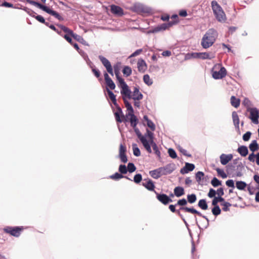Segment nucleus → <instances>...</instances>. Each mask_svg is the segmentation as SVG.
<instances>
[{
	"mask_svg": "<svg viewBox=\"0 0 259 259\" xmlns=\"http://www.w3.org/2000/svg\"><path fill=\"white\" fill-rule=\"evenodd\" d=\"M2 6L8 7V8H14L13 5L12 4L8 3L7 2H5L2 5Z\"/></svg>",
	"mask_w": 259,
	"mask_h": 259,
	"instance_id": "nucleus-63",
	"label": "nucleus"
},
{
	"mask_svg": "<svg viewBox=\"0 0 259 259\" xmlns=\"http://www.w3.org/2000/svg\"><path fill=\"white\" fill-rule=\"evenodd\" d=\"M215 194L216 191L212 188L210 189L208 193V196L210 198H214Z\"/></svg>",
	"mask_w": 259,
	"mask_h": 259,
	"instance_id": "nucleus-59",
	"label": "nucleus"
},
{
	"mask_svg": "<svg viewBox=\"0 0 259 259\" xmlns=\"http://www.w3.org/2000/svg\"><path fill=\"white\" fill-rule=\"evenodd\" d=\"M174 25H175V23H172L171 22H169L168 23L162 24L155 28L153 32H157L161 30H165Z\"/></svg>",
	"mask_w": 259,
	"mask_h": 259,
	"instance_id": "nucleus-22",
	"label": "nucleus"
},
{
	"mask_svg": "<svg viewBox=\"0 0 259 259\" xmlns=\"http://www.w3.org/2000/svg\"><path fill=\"white\" fill-rule=\"evenodd\" d=\"M143 95L139 91L138 88L135 87L132 95V98L134 100H140L143 98Z\"/></svg>",
	"mask_w": 259,
	"mask_h": 259,
	"instance_id": "nucleus-19",
	"label": "nucleus"
},
{
	"mask_svg": "<svg viewBox=\"0 0 259 259\" xmlns=\"http://www.w3.org/2000/svg\"><path fill=\"white\" fill-rule=\"evenodd\" d=\"M109 178L111 179L114 180H118L120 179L123 178H126V179H127L128 180H131V179H129L128 178H127V177H124L122 175H121V174H119L118 172H116L114 175H112L110 176L109 177Z\"/></svg>",
	"mask_w": 259,
	"mask_h": 259,
	"instance_id": "nucleus-30",
	"label": "nucleus"
},
{
	"mask_svg": "<svg viewBox=\"0 0 259 259\" xmlns=\"http://www.w3.org/2000/svg\"><path fill=\"white\" fill-rule=\"evenodd\" d=\"M132 69L130 67L128 66H124L123 70L122 72L124 75L126 77L129 76L132 74Z\"/></svg>",
	"mask_w": 259,
	"mask_h": 259,
	"instance_id": "nucleus-36",
	"label": "nucleus"
},
{
	"mask_svg": "<svg viewBox=\"0 0 259 259\" xmlns=\"http://www.w3.org/2000/svg\"><path fill=\"white\" fill-rule=\"evenodd\" d=\"M171 19L173 20V21H171L172 23H175V24L178 23V16L177 15H174L171 17Z\"/></svg>",
	"mask_w": 259,
	"mask_h": 259,
	"instance_id": "nucleus-64",
	"label": "nucleus"
},
{
	"mask_svg": "<svg viewBox=\"0 0 259 259\" xmlns=\"http://www.w3.org/2000/svg\"><path fill=\"white\" fill-rule=\"evenodd\" d=\"M251 133L250 132H247L243 136V140L244 141H247L249 140Z\"/></svg>",
	"mask_w": 259,
	"mask_h": 259,
	"instance_id": "nucleus-57",
	"label": "nucleus"
},
{
	"mask_svg": "<svg viewBox=\"0 0 259 259\" xmlns=\"http://www.w3.org/2000/svg\"><path fill=\"white\" fill-rule=\"evenodd\" d=\"M123 100L125 107L128 111V113L126 115V117H124V118L127 119L126 122L129 121L131 124H133L135 126L137 117L134 114L133 108L131 104L127 100V99L123 98ZM125 122H126V121Z\"/></svg>",
	"mask_w": 259,
	"mask_h": 259,
	"instance_id": "nucleus-6",
	"label": "nucleus"
},
{
	"mask_svg": "<svg viewBox=\"0 0 259 259\" xmlns=\"http://www.w3.org/2000/svg\"><path fill=\"white\" fill-rule=\"evenodd\" d=\"M218 66L219 67H220L219 71H217L212 70V76L215 79H222L227 75V70L226 68L224 67L221 66L220 65H219Z\"/></svg>",
	"mask_w": 259,
	"mask_h": 259,
	"instance_id": "nucleus-9",
	"label": "nucleus"
},
{
	"mask_svg": "<svg viewBox=\"0 0 259 259\" xmlns=\"http://www.w3.org/2000/svg\"><path fill=\"white\" fill-rule=\"evenodd\" d=\"M121 69V63L117 62L113 66V69L115 72V74L116 76H118L119 75L120 70Z\"/></svg>",
	"mask_w": 259,
	"mask_h": 259,
	"instance_id": "nucleus-34",
	"label": "nucleus"
},
{
	"mask_svg": "<svg viewBox=\"0 0 259 259\" xmlns=\"http://www.w3.org/2000/svg\"><path fill=\"white\" fill-rule=\"evenodd\" d=\"M246 186V184L243 181H237L236 183V186L239 190H244Z\"/></svg>",
	"mask_w": 259,
	"mask_h": 259,
	"instance_id": "nucleus-35",
	"label": "nucleus"
},
{
	"mask_svg": "<svg viewBox=\"0 0 259 259\" xmlns=\"http://www.w3.org/2000/svg\"><path fill=\"white\" fill-rule=\"evenodd\" d=\"M137 68L139 72H145L147 69L146 62L142 59H139L137 62Z\"/></svg>",
	"mask_w": 259,
	"mask_h": 259,
	"instance_id": "nucleus-15",
	"label": "nucleus"
},
{
	"mask_svg": "<svg viewBox=\"0 0 259 259\" xmlns=\"http://www.w3.org/2000/svg\"><path fill=\"white\" fill-rule=\"evenodd\" d=\"M121 94L122 96V99L123 98H125L126 99H131L132 98L131 91L130 90L128 85L127 84L121 87Z\"/></svg>",
	"mask_w": 259,
	"mask_h": 259,
	"instance_id": "nucleus-14",
	"label": "nucleus"
},
{
	"mask_svg": "<svg viewBox=\"0 0 259 259\" xmlns=\"http://www.w3.org/2000/svg\"><path fill=\"white\" fill-rule=\"evenodd\" d=\"M212 167L214 169H215L217 171L218 175L219 176H221L223 179L227 178V175L224 171L223 170H222L218 167H215L214 165H212Z\"/></svg>",
	"mask_w": 259,
	"mask_h": 259,
	"instance_id": "nucleus-31",
	"label": "nucleus"
},
{
	"mask_svg": "<svg viewBox=\"0 0 259 259\" xmlns=\"http://www.w3.org/2000/svg\"><path fill=\"white\" fill-rule=\"evenodd\" d=\"M196 196L194 194H192L191 195H187V200L188 202H189L190 203H194L196 201Z\"/></svg>",
	"mask_w": 259,
	"mask_h": 259,
	"instance_id": "nucleus-42",
	"label": "nucleus"
},
{
	"mask_svg": "<svg viewBox=\"0 0 259 259\" xmlns=\"http://www.w3.org/2000/svg\"><path fill=\"white\" fill-rule=\"evenodd\" d=\"M231 104L232 106L235 108H238L240 106V100L239 99L236 98L233 96L231 97Z\"/></svg>",
	"mask_w": 259,
	"mask_h": 259,
	"instance_id": "nucleus-25",
	"label": "nucleus"
},
{
	"mask_svg": "<svg viewBox=\"0 0 259 259\" xmlns=\"http://www.w3.org/2000/svg\"><path fill=\"white\" fill-rule=\"evenodd\" d=\"M58 26L65 32H66L68 35H71L73 34V31L68 27L63 25H58Z\"/></svg>",
	"mask_w": 259,
	"mask_h": 259,
	"instance_id": "nucleus-33",
	"label": "nucleus"
},
{
	"mask_svg": "<svg viewBox=\"0 0 259 259\" xmlns=\"http://www.w3.org/2000/svg\"><path fill=\"white\" fill-rule=\"evenodd\" d=\"M151 147H152L155 154L157 155L159 157H160V152L159 151L156 143H152Z\"/></svg>",
	"mask_w": 259,
	"mask_h": 259,
	"instance_id": "nucleus-44",
	"label": "nucleus"
},
{
	"mask_svg": "<svg viewBox=\"0 0 259 259\" xmlns=\"http://www.w3.org/2000/svg\"><path fill=\"white\" fill-rule=\"evenodd\" d=\"M176 205H172V204H170L169 205V209L170 210V211L172 212H177L178 213V214L182 217V215L180 213V211L179 210H177L176 209V208H175V206Z\"/></svg>",
	"mask_w": 259,
	"mask_h": 259,
	"instance_id": "nucleus-53",
	"label": "nucleus"
},
{
	"mask_svg": "<svg viewBox=\"0 0 259 259\" xmlns=\"http://www.w3.org/2000/svg\"><path fill=\"white\" fill-rule=\"evenodd\" d=\"M27 3H29L31 5H32L39 9L42 10V11L47 12V13L54 16L56 18L58 19L59 20H62L63 19L62 17L59 15L58 13L57 12L51 10L48 7H47L45 5H43L38 2H35L32 0H25Z\"/></svg>",
	"mask_w": 259,
	"mask_h": 259,
	"instance_id": "nucleus-4",
	"label": "nucleus"
},
{
	"mask_svg": "<svg viewBox=\"0 0 259 259\" xmlns=\"http://www.w3.org/2000/svg\"><path fill=\"white\" fill-rule=\"evenodd\" d=\"M111 12L113 14L118 16H121L123 15L122 9L119 6L114 5L111 6Z\"/></svg>",
	"mask_w": 259,
	"mask_h": 259,
	"instance_id": "nucleus-17",
	"label": "nucleus"
},
{
	"mask_svg": "<svg viewBox=\"0 0 259 259\" xmlns=\"http://www.w3.org/2000/svg\"><path fill=\"white\" fill-rule=\"evenodd\" d=\"M119 158L121 161L123 163H126L127 161V158L125 154H119Z\"/></svg>",
	"mask_w": 259,
	"mask_h": 259,
	"instance_id": "nucleus-58",
	"label": "nucleus"
},
{
	"mask_svg": "<svg viewBox=\"0 0 259 259\" xmlns=\"http://www.w3.org/2000/svg\"><path fill=\"white\" fill-rule=\"evenodd\" d=\"M127 171L130 172H133L136 169V167L133 163H128L127 166Z\"/></svg>",
	"mask_w": 259,
	"mask_h": 259,
	"instance_id": "nucleus-51",
	"label": "nucleus"
},
{
	"mask_svg": "<svg viewBox=\"0 0 259 259\" xmlns=\"http://www.w3.org/2000/svg\"><path fill=\"white\" fill-rule=\"evenodd\" d=\"M211 185L214 187H218L220 185H221V182L219 181L217 178H213L211 181Z\"/></svg>",
	"mask_w": 259,
	"mask_h": 259,
	"instance_id": "nucleus-46",
	"label": "nucleus"
},
{
	"mask_svg": "<svg viewBox=\"0 0 259 259\" xmlns=\"http://www.w3.org/2000/svg\"><path fill=\"white\" fill-rule=\"evenodd\" d=\"M174 194L177 197H180L184 194V188L181 187H177L174 189Z\"/></svg>",
	"mask_w": 259,
	"mask_h": 259,
	"instance_id": "nucleus-26",
	"label": "nucleus"
},
{
	"mask_svg": "<svg viewBox=\"0 0 259 259\" xmlns=\"http://www.w3.org/2000/svg\"><path fill=\"white\" fill-rule=\"evenodd\" d=\"M226 185L229 187L234 188V183L232 180H229L226 182Z\"/></svg>",
	"mask_w": 259,
	"mask_h": 259,
	"instance_id": "nucleus-61",
	"label": "nucleus"
},
{
	"mask_svg": "<svg viewBox=\"0 0 259 259\" xmlns=\"http://www.w3.org/2000/svg\"><path fill=\"white\" fill-rule=\"evenodd\" d=\"M247 111L250 113L249 118L254 124L258 123L259 111L256 108H251L247 109Z\"/></svg>",
	"mask_w": 259,
	"mask_h": 259,
	"instance_id": "nucleus-10",
	"label": "nucleus"
},
{
	"mask_svg": "<svg viewBox=\"0 0 259 259\" xmlns=\"http://www.w3.org/2000/svg\"><path fill=\"white\" fill-rule=\"evenodd\" d=\"M126 151V148L125 145L120 144L119 149V154H125Z\"/></svg>",
	"mask_w": 259,
	"mask_h": 259,
	"instance_id": "nucleus-56",
	"label": "nucleus"
},
{
	"mask_svg": "<svg viewBox=\"0 0 259 259\" xmlns=\"http://www.w3.org/2000/svg\"><path fill=\"white\" fill-rule=\"evenodd\" d=\"M168 153L169 156L172 158H176L177 157L176 151L172 149H169L168 150Z\"/></svg>",
	"mask_w": 259,
	"mask_h": 259,
	"instance_id": "nucleus-55",
	"label": "nucleus"
},
{
	"mask_svg": "<svg viewBox=\"0 0 259 259\" xmlns=\"http://www.w3.org/2000/svg\"><path fill=\"white\" fill-rule=\"evenodd\" d=\"M232 118L235 126L239 128V118L236 112L234 111L232 112Z\"/></svg>",
	"mask_w": 259,
	"mask_h": 259,
	"instance_id": "nucleus-24",
	"label": "nucleus"
},
{
	"mask_svg": "<svg viewBox=\"0 0 259 259\" xmlns=\"http://www.w3.org/2000/svg\"><path fill=\"white\" fill-rule=\"evenodd\" d=\"M237 152L243 157L246 156L248 153L247 147L245 146H241L238 147Z\"/></svg>",
	"mask_w": 259,
	"mask_h": 259,
	"instance_id": "nucleus-23",
	"label": "nucleus"
},
{
	"mask_svg": "<svg viewBox=\"0 0 259 259\" xmlns=\"http://www.w3.org/2000/svg\"><path fill=\"white\" fill-rule=\"evenodd\" d=\"M92 70L93 73L95 75V76L97 78H99V80H102V78H100L101 73H100V71L95 68H93L92 69Z\"/></svg>",
	"mask_w": 259,
	"mask_h": 259,
	"instance_id": "nucleus-48",
	"label": "nucleus"
},
{
	"mask_svg": "<svg viewBox=\"0 0 259 259\" xmlns=\"http://www.w3.org/2000/svg\"><path fill=\"white\" fill-rule=\"evenodd\" d=\"M214 207L212 209V212L213 215L217 216L221 213V210L218 205H213Z\"/></svg>",
	"mask_w": 259,
	"mask_h": 259,
	"instance_id": "nucleus-45",
	"label": "nucleus"
},
{
	"mask_svg": "<svg viewBox=\"0 0 259 259\" xmlns=\"http://www.w3.org/2000/svg\"><path fill=\"white\" fill-rule=\"evenodd\" d=\"M143 186L145 187L147 190L154 191L155 192V185L153 182V181L151 180H148L145 182H143L142 184Z\"/></svg>",
	"mask_w": 259,
	"mask_h": 259,
	"instance_id": "nucleus-21",
	"label": "nucleus"
},
{
	"mask_svg": "<svg viewBox=\"0 0 259 259\" xmlns=\"http://www.w3.org/2000/svg\"><path fill=\"white\" fill-rule=\"evenodd\" d=\"M224 201V199L222 197H214L212 201V205H218V203L219 202H223Z\"/></svg>",
	"mask_w": 259,
	"mask_h": 259,
	"instance_id": "nucleus-43",
	"label": "nucleus"
},
{
	"mask_svg": "<svg viewBox=\"0 0 259 259\" xmlns=\"http://www.w3.org/2000/svg\"><path fill=\"white\" fill-rule=\"evenodd\" d=\"M211 6L217 20L221 22H225L227 19L226 14L218 2L215 1H212L211 3Z\"/></svg>",
	"mask_w": 259,
	"mask_h": 259,
	"instance_id": "nucleus-3",
	"label": "nucleus"
},
{
	"mask_svg": "<svg viewBox=\"0 0 259 259\" xmlns=\"http://www.w3.org/2000/svg\"><path fill=\"white\" fill-rule=\"evenodd\" d=\"M150 176L154 179H157L162 175H166V169L164 167H160L150 171Z\"/></svg>",
	"mask_w": 259,
	"mask_h": 259,
	"instance_id": "nucleus-11",
	"label": "nucleus"
},
{
	"mask_svg": "<svg viewBox=\"0 0 259 259\" xmlns=\"http://www.w3.org/2000/svg\"><path fill=\"white\" fill-rule=\"evenodd\" d=\"M142 180V175L140 174H137L134 176V181L136 183H139Z\"/></svg>",
	"mask_w": 259,
	"mask_h": 259,
	"instance_id": "nucleus-54",
	"label": "nucleus"
},
{
	"mask_svg": "<svg viewBox=\"0 0 259 259\" xmlns=\"http://www.w3.org/2000/svg\"><path fill=\"white\" fill-rule=\"evenodd\" d=\"M220 158L221 164L223 165H226L232 159L233 155L231 154L227 155L222 154L220 155Z\"/></svg>",
	"mask_w": 259,
	"mask_h": 259,
	"instance_id": "nucleus-16",
	"label": "nucleus"
},
{
	"mask_svg": "<svg viewBox=\"0 0 259 259\" xmlns=\"http://www.w3.org/2000/svg\"><path fill=\"white\" fill-rule=\"evenodd\" d=\"M106 91L109 98L116 108V111L114 113L116 121L120 123L126 121L127 119L124 118V116L123 114L121 108L118 105L117 103L116 96L108 88H106Z\"/></svg>",
	"mask_w": 259,
	"mask_h": 259,
	"instance_id": "nucleus-1",
	"label": "nucleus"
},
{
	"mask_svg": "<svg viewBox=\"0 0 259 259\" xmlns=\"http://www.w3.org/2000/svg\"><path fill=\"white\" fill-rule=\"evenodd\" d=\"M31 12H32V13L33 14V15L30 14V15H31L33 17L35 18L39 22L42 23H45V19H44V18L42 16H41L40 15L35 16L34 14H35V13L33 11H31Z\"/></svg>",
	"mask_w": 259,
	"mask_h": 259,
	"instance_id": "nucleus-41",
	"label": "nucleus"
},
{
	"mask_svg": "<svg viewBox=\"0 0 259 259\" xmlns=\"http://www.w3.org/2000/svg\"><path fill=\"white\" fill-rule=\"evenodd\" d=\"M138 122V120L137 118H136V124H135V126L133 124H131V125L134 128V131L138 137V138L140 139L141 142L142 143L144 147L146 150V151L149 153H152V150L150 148V146L149 144V142H148L147 139H146V137L144 136H143L141 132H140L139 130L136 127L137 124Z\"/></svg>",
	"mask_w": 259,
	"mask_h": 259,
	"instance_id": "nucleus-5",
	"label": "nucleus"
},
{
	"mask_svg": "<svg viewBox=\"0 0 259 259\" xmlns=\"http://www.w3.org/2000/svg\"><path fill=\"white\" fill-rule=\"evenodd\" d=\"M195 168V166L193 164L186 163L185 166L182 168L180 172L182 174L188 173L189 171H192Z\"/></svg>",
	"mask_w": 259,
	"mask_h": 259,
	"instance_id": "nucleus-20",
	"label": "nucleus"
},
{
	"mask_svg": "<svg viewBox=\"0 0 259 259\" xmlns=\"http://www.w3.org/2000/svg\"><path fill=\"white\" fill-rule=\"evenodd\" d=\"M187 204V200L183 198L180 200H179L177 202V203L176 204V205H180L182 206V207L180 208V210L184 211L185 212H190L193 214H196L199 217H202L206 219L207 221H208V219L206 218V216L202 215L201 213L196 210L195 209L193 208H189L187 207H183V206H185Z\"/></svg>",
	"mask_w": 259,
	"mask_h": 259,
	"instance_id": "nucleus-7",
	"label": "nucleus"
},
{
	"mask_svg": "<svg viewBox=\"0 0 259 259\" xmlns=\"http://www.w3.org/2000/svg\"><path fill=\"white\" fill-rule=\"evenodd\" d=\"M204 176V174L203 172H202V171L197 172L195 175V178H196V181L198 183H200L201 180H202L203 179Z\"/></svg>",
	"mask_w": 259,
	"mask_h": 259,
	"instance_id": "nucleus-40",
	"label": "nucleus"
},
{
	"mask_svg": "<svg viewBox=\"0 0 259 259\" xmlns=\"http://www.w3.org/2000/svg\"><path fill=\"white\" fill-rule=\"evenodd\" d=\"M192 56L195 58H200L202 59H210L212 57L210 56V54L207 53H194L192 54Z\"/></svg>",
	"mask_w": 259,
	"mask_h": 259,
	"instance_id": "nucleus-18",
	"label": "nucleus"
},
{
	"mask_svg": "<svg viewBox=\"0 0 259 259\" xmlns=\"http://www.w3.org/2000/svg\"><path fill=\"white\" fill-rule=\"evenodd\" d=\"M249 148L250 150L252 151V153H254L255 151H257L259 147L256 141H252V142L250 144Z\"/></svg>",
	"mask_w": 259,
	"mask_h": 259,
	"instance_id": "nucleus-27",
	"label": "nucleus"
},
{
	"mask_svg": "<svg viewBox=\"0 0 259 259\" xmlns=\"http://www.w3.org/2000/svg\"><path fill=\"white\" fill-rule=\"evenodd\" d=\"M142 51H143L142 49L137 50L135 52H134L133 54H132L130 55V56L129 57V58H132V57H134L136 56H138V55H140L142 52Z\"/></svg>",
	"mask_w": 259,
	"mask_h": 259,
	"instance_id": "nucleus-60",
	"label": "nucleus"
},
{
	"mask_svg": "<svg viewBox=\"0 0 259 259\" xmlns=\"http://www.w3.org/2000/svg\"><path fill=\"white\" fill-rule=\"evenodd\" d=\"M147 136L148 137V140H147L148 141V142H149V144L150 145V146L151 147V145H152V143H155L154 141V134L150 131L149 130H147Z\"/></svg>",
	"mask_w": 259,
	"mask_h": 259,
	"instance_id": "nucleus-29",
	"label": "nucleus"
},
{
	"mask_svg": "<svg viewBox=\"0 0 259 259\" xmlns=\"http://www.w3.org/2000/svg\"><path fill=\"white\" fill-rule=\"evenodd\" d=\"M221 205L223 206L222 209L225 211H227L229 210V207L231 206V204L224 201L221 203Z\"/></svg>",
	"mask_w": 259,
	"mask_h": 259,
	"instance_id": "nucleus-47",
	"label": "nucleus"
},
{
	"mask_svg": "<svg viewBox=\"0 0 259 259\" xmlns=\"http://www.w3.org/2000/svg\"><path fill=\"white\" fill-rule=\"evenodd\" d=\"M144 119L145 121L147 122V126L152 131H154L155 129V126L154 123L150 120L148 119V117L147 115H145L144 116Z\"/></svg>",
	"mask_w": 259,
	"mask_h": 259,
	"instance_id": "nucleus-28",
	"label": "nucleus"
},
{
	"mask_svg": "<svg viewBox=\"0 0 259 259\" xmlns=\"http://www.w3.org/2000/svg\"><path fill=\"white\" fill-rule=\"evenodd\" d=\"M99 58L102 62V64L106 68L107 71L112 76H113V68L110 61L105 57L102 56H99Z\"/></svg>",
	"mask_w": 259,
	"mask_h": 259,
	"instance_id": "nucleus-12",
	"label": "nucleus"
},
{
	"mask_svg": "<svg viewBox=\"0 0 259 259\" xmlns=\"http://www.w3.org/2000/svg\"><path fill=\"white\" fill-rule=\"evenodd\" d=\"M105 82L108 87L107 88H108L110 90H113L115 89L116 87L115 84L111 79L105 81Z\"/></svg>",
	"mask_w": 259,
	"mask_h": 259,
	"instance_id": "nucleus-38",
	"label": "nucleus"
},
{
	"mask_svg": "<svg viewBox=\"0 0 259 259\" xmlns=\"http://www.w3.org/2000/svg\"><path fill=\"white\" fill-rule=\"evenodd\" d=\"M157 199L164 205H167L168 203L172 202V200L165 194H159L155 191Z\"/></svg>",
	"mask_w": 259,
	"mask_h": 259,
	"instance_id": "nucleus-13",
	"label": "nucleus"
},
{
	"mask_svg": "<svg viewBox=\"0 0 259 259\" xmlns=\"http://www.w3.org/2000/svg\"><path fill=\"white\" fill-rule=\"evenodd\" d=\"M24 228L23 226L19 227H10L7 226L4 228V231L14 237H19L21 232L24 230Z\"/></svg>",
	"mask_w": 259,
	"mask_h": 259,
	"instance_id": "nucleus-8",
	"label": "nucleus"
},
{
	"mask_svg": "<svg viewBox=\"0 0 259 259\" xmlns=\"http://www.w3.org/2000/svg\"><path fill=\"white\" fill-rule=\"evenodd\" d=\"M217 32L213 29H209L204 35L201 40V45L204 49L211 46L215 41Z\"/></svg>",
	"mask_w": 259,
	"mask_h": 259,
	"instance_id": "nucleus-2",
	"label": "nucleus"
},
{
	"mask_svg": "<svg viewBox=\"0 0 259 259\" xmlns=\"http://www.w3.org/2000/svg\"><path fill=\"white\" fill-rule=\"evenodd\" d=\"M119 171L121 175L125 174L127 172V167L125 165H120L119 167Z\"/></svg>",
	"mask_w": 259,
	"mask_h": 259,
	"instance_id": "nucleus-52",
	"label": "nucleus"
},
{
	"mask_svg": "<svg viewBox=\"0 0 259 259\" xmlns=\"http://www.w3.org/2000/svg\"><path fill=\"white\" fill-rule=\"evenodd\" d=\"M133 147V153L134 155L136 156H139L141 155L140 150L139 149V148L137 147V145L136 144H133L132 145Z\"/></svg>",
	"mask_w": 259,
	"mask_h": 259,
	"instance_id": "nucleus-39",
	"label": "nucleus"
},
{
	"mask_svg": "<svg viewBox=\"0 0 259 259\" xmlns=\"http://www.w3.org/2000/svg\"><path fill=\"white\" fill-rule=\"evenodd\" d=\"M117 80L119 82V87L120 88L121 87H123L126 84H127L124 81V79L120 77L119 75L118 76H116Z\"/></svg>",
	"mask_w": 259,
	"mask_h": 259,
	"instance_id": "nucleus-49",
	"label": "nucleus"
},
{
	"mask_svg": "<svg viewBox=\"0 0 259 259\" xmlns=\"http://www.w3.org/2000/svg\"><path fill=\"white\" fill-rule=\"evenodd\" d=\"M198 206L203 210H206L208 208V205L205 199H201L198 203Z\"/></svg>",
	"mask_w": 259,
	"mask_h": 259,
	"instance_id": "nucleus-32",
	"label": "nucleus"
},
{
	"mask_svg": "<svg viewBox=\"0 0 259 259\" xmlns=\"http://www.w3.org/2000/svg\"><path fill=\"white\" fill-rule=\"evenodd\" d=\"M144 82L148 85H151L153 83L152 80L148 74H145L143 76Z\"/></svg>",
	"mask_w": 259,
	"mask_h": 259,
	"instance_id": "nucleus-37",
	"label": "nucleus"
},
{
	"mask_svg": "<svg viewBox=\"0 0 259 259\" xmlns=\"http://www.w3.org/2000/svg\"><path fill=\"white\" fill-rule=\"evenodd\" d=\"M63 37L71 45H73V41L72 40L71 38L70 37V36L68 35L67 34H65L64 35Z\"/></svg>",
	"mask_w": 259,
	"mask_h": 259,
	"instance_id": "nucleus-62",
	"label": "nucleus"
},
{
	"mask_svg": "<svg viewBox=\"0 0 259 259\" xmlns=\"http://www.w3.org/2000/svg\"><path fill=\"white\" fill-rule=\"evenodd\" d=\"M242 104L247 108V109L251 108V102L248 98H244L242 102Z\"/></svg>",
	"mask_w": 259,
	"mask_h": 259,
	"instance_id": "nucleus-50",
	"label": "nucleus"
}]
</instances>
